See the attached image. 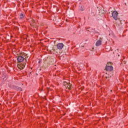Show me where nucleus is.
Returning a JSON list of instances; mask_svg holds the SVG:
<instances>
[{
  "label": "nucleus",
  "mask_w": 128,
  "mask_h": 128,
  "mask_svg": "<svg viewBox=\"0 0 128 128\" xmlns=\"http://www.w3.org/2000/svg\"><path fill=\"white\" fill-rule=\"evenodd\" d=\"M20 18L22 20V18H24V14L22 13L20 14Z\"/></svg>",
  "instance_id": "obj_10"
},
{
  "label": "nucleus",
  "mask_w": 128,
  "mask_h": 128,
  "mask_svg": "<svg viewBox=\"0 0 128 128\" xmlns=\"http://www.w3.org/2000/svg\"><path fill=\"white\" fill-rule=\"evenodd\" d=\"M107 64L108 65H106V70H107V72H112L114 70V67H112V66L111 65H110L112 64V63L110 62H108Z\"/></svg>",
  "instance_id": "obj_1"
},
{
  "label": "nucleus",
  "mask_w": 128,
  "mask_h": 128,
  "mask_svg": "<svg viewBox=\"0 0 128 128\" xmlns=\"http://www.w3.org/2000/svg\"><path fill=\"white\" fill-rule=\"evenodd\" d=\"M120 24H122V21L120 22Z\"/></svg>",
  "instance_id": "obj_17"
},
{
  "label": "nucleus",
  "mask_w": 128,
  "mask_h": 128,
  "mask_svg": "<svg viewBox=\"0 0 128 128\" xmlns=\"http://www.w3.org/2000/svg\"><path fill=\"white\" fill-rule=\"evenodd\" d=\"M112 16L115 20H118V12L114 11L112 13Z\"/></svg>",
  "instance_id": "obj_3"
},
{
  "label": "nucleus",
  "mask_w": 128,
  "mask_h": 128,
  "mask_svg": "<svg viewBox=\"0 0 128 128\" xmlns=\"http://www.w3.org/2000/svg\"><path fill=\"white\" fill-rule=\"evenodd\" d=\"M68 82H64V86H68Z\"/></svg>",
  "instance_id": "obj_11"
},
{
  "label": "nucleus",
  "mask_w": 128,
  "mask_h": 128,
  "mask_svg": "<svg viewBox=\"0 0 128 128\" xmlns=\"http://www.w3.org/2000/svg\"><path fill=\"white\" fill-rule=\"evenodd\" d=\"M92 32L95 34H98V32H96V31H92Z\"/></svg>",
  "instance_id": "obj_13"
},
{
  "label": "nucleus",
  "mask_w": 128,
  "mask_h": 128,
  "mask_svg": "<svg viewBox=\"0 0 128 128\" xmlns=\"http://www.w3.org/2000/svg\"><path fill=\"white\" fill-rule=\"evenodd\" d=\"M123 64H126V61H123Z\"/></svg>",
  "instance_id": "obj_15"
},
{
  "label": "nucleus",
  "mask_w": 128,
  "mask_h": 128,
  "mask_svg": "<svg viewBox=\"0 0 128 128\" xmlns=\"http://www.w3.org/2000/svg\"><path fill=\"white\" fill-rule=\"evenodd\" d=\"M2 78L4 80H6V78H4V76H2Z\"/></svg>",
  "instance_id": "obj_14"
},
{
  "label": "nucleus",
  "mask_w": 128,
  "mask_h": 128,
  "mask_svg": "<svg viewBox=\"0 0 128 128\" xmlns=\"http://www.w3.org/2000/svg\"><path fill=\"white\" fill-rule=\"evenodd\" d=\"M16 58H17V60L18 62H22L24 60V58L22 56H19Z\"/></svg>",
  "instance_id": "obj_2"
},
{
  "label": "nucleus",
  "mask_w": 128,
  "mask_h": 128,
  "mask_svg": "<svg viewBox=\"0 0 128 128\" xmlns=\"http://www.w3.org/2000/svg\"><path fill=\"white\" fill-rule=\"evenodd\" d=\"M102 44V40H98L96 42V46H98Z\"/></svg>",
  "instance_id": "obj_7"
},
{
  "label": "nucleus",
  "mask_w": 128,
  "mask_h": 128,
  "mask_svg": "<svg viewBox=\"0 0 128 128\" xmlns=\"http://www.w3.org/2000/svg\"><path fill=\"white\" fill-rule=\"evenodd\" d=\"M14 90H18V92H22V88L19 87L18 86H16L14 88Z\"/></svg>",
  "instance_id": "obj_8"
},
{
  "label": "nucleus",
  "mask_w": 128,
  "mask_h": 128,
  "mask_svg": "<svg viewBox=\"0 0 128 128\" xmlns=\"http://www.w3.org/2000/svg\"><path fill=\"white\" fill-rule=\"evenodd\" d=\"M33 24H34V22H33Z\"/></svg>",
  "instance_id": "obj_16"
},
{
  "label": "nucleus",
  "mask_w": 128,
  "mask_h": 128,
  "mask_svg": "<svg viewBox=\"0 0 128 128\" xmlns=\"http://www.w3.org/2000/svg\"><path fill=\"white\" fill-rule=\"evenodd\" d=\"M112 78V75H108V76L106 77V78L108 80V78Z\"/></svg>",
  "instance_id": "obj_12"
},
{
  "label": "nucleus",
  "mask_w": 128,
  "mask_h": 128,
  "mask_svg": "<svg viewBox=\"0 0 128 128\" xmlns=\"http://www.w3.org/2000/svg\"><path fill=\"white\" fill-rule=\"evenodd\" d=\"M79 10H81V12H82V11L84 10V6H80Z\"/></svg>",
  "instance_id": "obj_9"
},
{
  "label": "nucleus",
  "mask_w": 128,
  "mask_h": 128,
  "mask_svg": "<svg viewBox=\"0 0 128 128\" xmlns=\"http://www.w3.org/2000/svg\"><path fill=\"white\" fill-rule=\"evenodd\" d=\"M65 87L66 88H68V90H72V84H70V83H68V85L65 86Z\"/></svg>",
  "instance_id": "obj_6"
},
{
  "label": "nucleus",
  "mask_w": 128,
  "mask_h": 128,
  "mask_svg": "<svg viewBox=\"0 0 128 128\" xmlns=\"http://www.w3.org/2000/svg\"><path fill=\"white\" fill-rule=\"evenodd\" d=\"M25 66H26V65L22 64L18 65V68H20V70H24Z\"/></svg>",
  "instance_id": "obj_5"
},
{
  "label": "nucleus",
  "mask_w": 128,
  "mask_h": 128,
  "mask_svg": "<svg viewBox=\"0 0 128 128\" xmlns=\"http://www.w3.org/2000/svg\"><path fill=\"white\" fill-rule=\"evenodd\" d=\"M64 44L62 43H59L58 44H57L56 45V50H62V48H64Z\"/></svg>",
  "instance_id": "obj_4"
},
{
  "label": "nucleus",
  "mask_w": 128,
  "mask_h": 128,
  "mask_svg": "<svg viewBox=\"0 0 128 128\" xmlns=\"http://www.w3.org/2000/svg\"><path fill=\"white\" fill-rule=\"evenodd\" d=\"M38 62H39V63L40 62V61H39Z\"/></svg>",
  "instance_id": "obj_18"
}]
</instances>
